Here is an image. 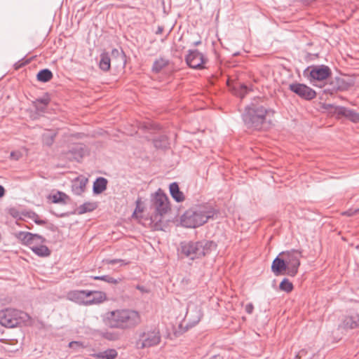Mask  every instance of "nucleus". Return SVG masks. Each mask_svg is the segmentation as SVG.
I'll use <instances>...</instances> for the list:
<instances>
[{
  "label": "nucleus",
  "mask_w": 359,
  "mask_h": 359,
  "mask_svg": "<svg viewBox=\"0 0 359 359\" xmlns=\"http://www.w3.org/2000/svg\"><path fill=\"white\" fill-rule=\"evenodd\" d=\"M185 60L189 67L196 69H203L205 68V64L207 62L208 59L203 53L196 49L188 50Z\"/></svg>",
  "instance_id": "9d476101"
},
{
  "label": "nucleus",
  "mask_w": 359,
  "mask_h": 359,
  "mask_svg": "<svg viewBox=\"0 0 359 359\" xmlns=\"http://www.w3.org/2000/svg\"><path fill=\"white\" fill-rule=\"evenodd\" d=\"M29 316L21 311L6 309L0 311V324L6 327H15L26 321Z\"/></svg>",
  "instance_id": "39448f33"
},
{
  "label": "nucleus",
  "mask_w": 359,
  "mask_h": 359,
  "mask_svg": "<svg viewBox=\"0 0 359 359\" xmlns=\"http://www.w3.org/2000/svg\"><path fill=\"white\" fill-rule=\"evenodd\" d=\"M359 212V209H349L346 211H344L342 212V215L347 216V217H352L355 215H356Z\"/></svg>",
  "instance_id": "ea45409f"
},
{
  "label": "nucleus",
  "mask_w": 359,
  "mask_h": 359,
  "mask_svg": "<svg viewBox=\"0 0 359 359\" xmlns=\"http://www.w3.org/2000/svg\"><path fill=\"white\" fill-rule=\"evenodd\" d=\"M71 152L72 154H75L76 155V157L81 158L83 157L85 154L84 148L81 145H77L75 147L72 148L71 150Z\"/></svg>",
  "instance_id": "f704fd0d"
},
{
  "label": "nucleus",
  "mask_w": 359,
  "mask_h": 359,
  "mask_svg": "<svg viewBox=\"0 0 359 359\" xmlns=\"http://www.w3.org/2000/svg\"><path fill=\"white\" fill-rule=\"evenodd\" d=\"M339 329L346 332L359 329V313H352L343 316L339 325Z\"/></svg>",
  "instance_id": "4468645a"
},
{
  "label": "nucleus",
  "mask_w": 359,
  "mask_h": 359,
  "mask_svg": "<svg viewBox=\"0 0 359 359\" xmlns=\"http://www.w3.org/2000/svg\"><path fill=\"white\" fill-rule=\"evenodd\" d=\"M324 108L338 116H344L353 123H359V113L355 110L331 104H325Z\"/></svg>",
  "instance_id": "9b49d317"
},
{
  "label": "nucleus",
  "mask_w": 359,
  "mask_h": 359,
  "mask_svg": "<svg viewBox=\"0 0 359 359\" xmlns=\"http://www.w3.org/2000/svg\"><path fill=\"white\" fill-rule=\"evenodd\" d=\"M104 323L109 327L120 330H132L141 323V316L130 309H116L107 312L103 316Z\"/></svg>",
  "instance_id": "f257e3e1"
},
{
  "label": "nucleus",
  "mask_w": 359,
  "mask_h": 359,
  "mask_svg": "<svg viewBox=\"0 0 359 359\" xmlns=\"http://www.w3.org/2000/svg\"><path fill=\"white\" fill-rule=\"evenodd\" d=\"M56 215L58 217H66L68 215V213H61V214H56Z\"/></svg>",
  "instance_id": "3c124183"
},
{
  "label": "nucleus",
  "mask_w": 359,
  "mask_h": 359,
  "mask_svg": "<svg viewBox=\"0 0 359 359\" xmlns=\"http://www.w3.org/2000/svg\"><path fill=\"white\" fill-rule=\"evenodd\" d=\"M151 206L157 215L163 216L170 210V203L167 195L159 189L151 196Z\"/></svg>",
  "instance_id": "1a4fd4ad"
},
{
  "label": "nucleus",
  "mask_w": 359,
  "mask_h": 359,
  "mask_svg": "<svg viewBox=\"0 0 359 359\" xmlns=\"http://www.w3.org/2000/svg\"><path fill=\"white\" fill-rule=\"evenodd\" d=\"M104 262L106 264H111V265H114L116 264H120V265L122 266V265H127L129 264V262H126V260L121 259H105Z\"/></svg>",
  "instance_id": "c9c22d12"
},
{
  "label": "nucleus",
  "mask_w": 359,
  "mask_h": 359,
  "mask_svg": "<svg viewBox=\"0 0 359 359\" xmlns=\"http://www.w3.org/2000/svg\"><path fill=\"white\" fill-rule=\"evenodd\" d=\"M25 65V62H20V61H18V62H16L14 65V68H15V69H19L20 68H21Z\"/></svg>",
  "instance_id": "37998d69"
},
{
  "label": "nucleus",
  "mask_w": 359,
  "mask_h": 359,
  "mask_svg": "<svg viewBox=\"0 0 359 359\" xmlns=\"http://www.w3.org/2000/svg\"><path fill=\"white\" fill-rule=\"evenodd\" d=\"M304 353V350H302L301 351H299L296 355H295V358L296 359H300L301 357H302V353Z\"/></svg>",
  "instance_id": "09e8293b"
},
{
  "label": "nucleus",
  "mask_w": 359,
  "mask_h": 359,
  "mask_svg": "<svg viewBox=\"0 0 359 359\" xmlns=\"http://www.w3.org/2000/svg\"><path fill=\"white\" fill-rule=\"evenodd\" d=\"M16 237L21 241L24 245H29V248L35 243H43L46 242V239L43 236L30 232L20 231L16 233Z\"/></svg>",
  "instance_id": "dca6fc26"
},
{
  "label": "nucleus",
  "mask_w": 359,
  "mask_h": 359,
  "mask_svg": "<svg viewBox=\"0 0 359 359\" xmlns=\"http://www.w3.org/2000/svg\"><path fill=\"white\" fill-rule=\"evenodd\" d=\"M241 88H242V89H243V90H245V92H246V91H247V87H246L245 86L243 85V86H241Z\"/></svg>",
  "instance_id": "5fc2aeb1"
},
{
  "label": "nucleus",
  "mask_w": 359,
  "mask_h": 359,
  "mask_svg": "<svg viewBox=\"0 0 359 359\" xmlns=\"http://www.w3.org/2000/svg\"><path fill=\"white\" fill-rule=\"evenodd\" d=\"M210 359H223V358L219 355H213L212 357L210 358Z\"/></svg>",
  "instance_id": "603ef678"
},
{
  "label": "nucleus",
  "mask_w": 359,
  "mask_h": 359,
  "mask_svg": "<svg viewBox=\"0 0 359 359\" xmlns=\"http://www.w3.org/2000/svg\"><path fill=\"white\" fill-rule=\"evenodd\" d=\"M90 292L86 301V305L100 304L107 299L106 294L101 291L88 290Z\"/></svg>",
  "instance_id": "6ab92c4d"
},
{
  "label": "nucleus",
  "mask_w": 359,
  "mask_h": 359,
  "mask_svg": "<svg viewBox=\"0 0 359 359\" xmlns=\"http://www.w3.org/2000/svg\"><path fill=\"white\" fill-rule=\"evenodd\" d=\"M154 144L156 148L165 149L168 147V139L165 136H160L154 140Z\"/></svg>",
  "instance_id": "2f4dec72"
},
{
  "label": "nucleus",
  "mask_w": 359,
  "mask_h": 359,
  "mask_svg": "<svg viewBox=\"0 0 359 359\" xmlns=\"http://www.w3.org/2000/svg\"><path fill=\"white\" fill-rule=\"evenodd\" d=\"M88 179L85 177L76 178L73 182L72 189L74 194L81 195L85 191Z\"/></svg>",
  "instance_id": "aec40b11"
},
{
  "label": "nucleus",
  "mask_w": 359,
  "mask_h": 359,
  "mask_svg": "<svg viewBox=\"0 0 359 359\" xmlns=\"http://www.w3.org/2000/svg\"><path fill=\"white\" fill-rule=\"evenodd\" d=\"M91 278H93L94 280H102L103 278H104V276H91Z\"/></svg>",
  "instance_id": "de8ad7c7"
},
{
  "label": "nucleus",
  "mask_w": 359,
  "mask_h": 359,
  "mask_svg": "<svg viewBox=\"0 0 359 359\" xmlns=\"http://www.w3.org/2000/svg\"><path fill=\"white\" fill-rule=\"evenodd\" d=\"M163 32V26H158L157 28V30L156 31V34H161Z\"/></svg>",
  "instance_id": "c03bdc74"
},
{
  "label": "nucleus",
  "mask_w": 359,
  "mask_h": 359,
  "mask_svg": "<svg viewBox=\"0 0 359 359\" xmlns=\"http://www.w3.org/2000/svg\"><path fill=\"white\" fill-rule=\"evenodd\" d=\"M109 276L106 275V276H104V278L102 280L107 282V278H108Z\"/></svg>",
  "instance_id": "6e6d98bb"
},
{
  "label": "nucleus",
  "mask_w": 359,
  "mask_h": 359,
  "mask_svg": "<svg viewBox=\"0 0 359 359\" xmlns=\"http://www.w3.org/2000/svg\"><path fill=\"white\" fill-rule=\"evenodd\" d=\"M52 78H53V73L48 69H43L40 70L36 75L37 80L39 81L43 82V83L50 81Z\"/></svg>",
  "instance_id": "c756f323"
},
{
  "label": "nucleus",
  "mask_w": 359,
  "mask_h": 359,
  "mask_svg": "<svg viewBox=\"0 0 359 359\" xmlns=\"http://www.w3.org/2000/svg\"><path fill=\"white\" fill-rule=\"evenodd\" d=\"M108 181L106 178L100 177L93 183V191L95 194H100L107 189Z\"/></svg>",
  "instance_id": "5701e85b"
},
{
  "label": "nucleus",
  "mask_w": 359,
  "mask_h": 359,
  "mask_svg": "<svg viewBox=\"0 0 359 359\" xmlns=\"http://www.w3.org/2000/svg\"><path fill=\"white\" fill-rule=\"evenodd\" d=\"M48 198L51 200L53 203L67 204L70 201V198L68 195L60 191L55 194L49 195Z\"/></svg>",
  "instance_id": "4be33fe9"
},
{
  "label": "nucleus",
  "mask_w": 359,
  "mask_h": 359,
  "mask_svg": "<svg viewBox=\"0 0 359 359\" xmlns=\"http://www.w3.org/2000/svg\"><path fill=\"white\" fill-rule=\"evenodd\" d=\"M304 75L311 84L316 86L317 82H321L330 79L332 75V70L327 65H313L304 70Z\"/></svg>",
  "instance_id": "423d86ee"
},
{
  "label": "nucleus",
  "mask_w": 359,
  "mask_h": 359,
  "mask_svg": "<svg viewBox=\"0 0 359 359\" xmlns=\"http://www.w3.org/2000/svg\"><path fill=\"white\" fill-rule=\"evenodd\" d=\"M279 288L280 290L288 293L292 291L294 287L292 283L287 278H284L280 282L279 285Z\"/></svg>",
  "instance_id": "473e14b6"
},
{
  "label": "nucleus",
  "mask_w": 359,
  "mask_h": 359,
  "mask_svg": "<svg viewBox=\"0 0 359 359\" xmlns=\"http://www.w3.org/2000/svg\"><path fill=\"white\" fill-rule=\"evenodd\" d=\"M216 248L217 244L211 241H183L180 243L178 252L181 258L194 260L209 255L212 251L215 250Z\"/></svg>",
  "instance_id": "20e7f679"
},
{
  "label": "nucleus",
  "mask_w": 359,
  "mask_h": 359,
  "mask_svg": "<svg viewBox=\"0 0 359 359\" xmlns=\"http://www.w3.org/2000/svg\"><path fill=\"white\" fill-rule=\"evenodd\" d=\"M161 336L158 328L145 329L139 334L138 339L135 342L137 348L144 349L157 346L161 341Z\"/></svg>",
  "instance_id": "0eeeda50"
},
{
  "label": "nucleus",
  "mask_w": 359,
  "mask_h": 359,
  "mask_svg": "<svg viewBox=\"0 0 359 359\" xmlns=\"http://www.w3.org/2000/svg\"><path fill=\"white\" fill-rule=\"evenodd\" d=\"M245 309L248 313L251 314L253 312L254 306L252 303H249L245 306Z\"/></svg>",
  "instance_id": "a19ab883"
},
{
  "label": "nucleus",
  "mask_w": 359,
  "mask_h": 359,
  "mask_svg": "<svg viewBox=\"0 0 359 359\" xmlns=\"http://www.w3.org/2000/svg\"><path fill=\"white\" fill-rule=\"evenodd\" d=\"M169 189L171 196L176 202L180 203L184 201V195L180 191L177 182L171 183L169 186Z\"/></svg>",
  "instance_id": "412c9836"
},
{
  "label": "nucleus",
  "mask_w": 359,
  "mask_h": 359,
  "mask_svg": "<svg viewBox=\"0 0 359 359\" xmlns=\"http://www.w3.org/2000/svg\"><path fill=\"white\" fill-rule=\"evenodd\" d=\"M22 156V154L20 151H13L10 154V157L11 159L18 161Z\"/></svg>",
  "instance_id": "58836bf2"
},
{
  "label": "nucleus",
  "mask_w": 359,
  "mask_h": 359,
  "mask_svg": "<svg viewBox=\"0 0 359 359\" xmlns=\"http://www.w3.org/2000/svg\"><path fill=\"white\" fill-rule=\"evenodd\" d=\"M270 113L273 111L262 105L252 103L245 107L242 118L247 128L260 130L267 127V117Z\"/></svg>",
  "instance_id": "7ed1b4c3"
},
{
  "label": "nucleus",
  "mask_w": 359,
  "mask_h": 359,
  "mask_svg": "<svg viewBox=\"0 0 359 359\" xmlns=\"http://www.w3.org/2000/svg\"><path fill=\"white\" fill-rule=\"evenodd\" d=\"M96 203L86 202L78 207L76 211L79 215H83L86 212H92L97 208Z\"/></svg>",
  "instance_id": "cd10ccee"
},
{
  "label": "nucleus",
  "mask_w": 359,
  "mask_h": 359,
  "mask_svg": "<svg viewBox=\"0 0 359 359\" xmlns=\"http://www.w3.org/2000/svg\"><path fill=\"white\" fill-rule=\"evenodd\" d=\"M5 194V189L3 186L0 185V198L4 196Z\"/></svg>",
  "instance_id": "49530a36"
},
{
  "label": "nucleus",
  "mask_w": 359,
  "mask_h": 359,
  "mask_svg": "<svg viewBox=\"0 0 359 359\" xmlns=\"http://www.w3.org/2000/svg\"><path fill=\"white\" fill-rule=\"evenodd\" d=\"M70 348H73L75 350H79L81 348H83L86 347V346L81 341H72L69 343L68 346Z\"/></svg>",
  "instance_id": "4c0bfd02"
},
{
  "label": "nucleus",
  "mask_w": 359,
  "mask_h": 359,
  "mask_svg": "<svg viewBox=\"0 0 359 359\" xmlns=\"http://www.w3.org/2000/svg\"><path fill=\"white\" fill-rule=\"evenodd\" d=\"M118 353L115 349H107L103 352L94 354V357L97 359H115Z\"/></svg>",
  "instance_id": "a878e982"
},
{
  "label": "nucleus",
  "mask_w": 359,
  "mask_h": 359,
  "mask_svg": "<svg viewBox=\"0 0 359 359\" xmlns=\"http://www.w3.org/2000/svg\"><path fill=\"white\" fill-rule=\"evenodd\" d=\"M137 289H139V290H142V287H140V286H137Z\"/></svg>",
  "instance_id": "4d7b16f0"
},
{
  "label": "nucleus",
  "mask_w": 359,
  "mask_h": 359,
  "mask_svg": "<svg viewBox=\"0 0 359 359\" xmlns=\"http://www.w3.org/2000/svg\"><path fill=\"white\" fill-rule=\"evenodd\" d=\"M100 335L103 338H104L107 340H109V341H116L119 339V334H118V333H117L116 332H109V331L102 332L100 333Z\"/></svg>",
  "instance_id": "72a5a7b5"
},
{
  "label": "nucleus",
  "mask_w": 359,
  "mask_h": 359,
  "mask_svg": "<svg viewBox=\"0 0 359 359\" xmlns=\"http://www.w3.org/2000/svg\"><path fill=\"white\" fill-rule=\"evenodd\" d=\"M90 294V292L88 290H76L69 291L67 293V297L72 302L86 305V299L88 298Z\"/></svg>",
  "instance_id": "a211bd4d"
},
{
  "label": "nucleus",
  "mask_w": 359,
  "mask_h": 359,
  "mask_svg": "<svg viewBox=\"0 0 359 359\" xmlns=\"http://www.w3.org/2000/svg\"><path fill=\"white\" fill-rule=\"evenodd\" d=\"M39 243H34L30 247L32 251L36 255L44 257H48L50 255V250L48 248L44 245H38Z\"/></svg>",
  "instance_id": "b1692460"
},
{
  "label": "nucleus",
  "mask_w": 359,
  "mask_h": 359,
  "mask_svg": "<svg viewBox=\"0 0 359 359\" xmlns=\"http://www.w3.org/2000/svg\"><path fill=\"white\" fill-rule=\"evenodd\" d=\"M121 280H116L115 278H114L113 277L109 276L108 278H107V283H112V284H117L119 283Z\"/></svg>",
  "instance_id": "79ce46f5"
},
{
  "label": "nucleus",
  "mask_w": 359,
  "mask_h": 359,
  "mask_svg": "<svg viewBox=\"0 0 359 359\" xmlns=\"http://www.w3.org/2000/svg\"><path fill=\"white\" fill-rule=\"evenodd\" d=\"M279 256L285 257L288 266V271L285 272L286 275L292 277L295 276L300 266V259L302 257V251L292 249L281 252L279 253Z\"/></svg>",
  "instance_id": "6e6552de"
},
{
  "label": "nucleus",
  "mask_w": 359,
  "mask_h": 359,
  "mask_svg": "<svg viewBox=\"0 0 359 359\" xmlns=\"http://www.w3.org/2000/svg\"><path fill=\"white\" fill-rule=\"evenodd\" d=\"M271 271L276 276L286 275L285 272L288 271V266L285 257L278 255L272 262Z\"/></svg>",
  "instance_id": "f3484780"
},
{
  "label": "nucleus",
  "mask_w": 359,
  "mask_h": 359,
  "mask_svg": "<svg viewBox=\"0 0 359 359\" xmlns=\"http://www.w3.org/2000/svg\"><path fill=\"white\" fill-rule=\"evenodd\" d=\"M330 81L327 87L325 89V92H329L330 94L337 91H344L351 86V83L347 81L344 78L336 76L330 78Z\"/></svg>",
  "instance_id": "2eb2a0df"
},
{
  "label": "nucleus",
  "mask_w": 359,
  "mask_h": 359,
  "mask_svg": "<svg viewBox=\"0 0 359 359\" xmlns=\"http://www.w3.org/2000/svg\"><path fill=\"white\" fill-rule=\"evenodd\" d=\"M29 217L33 219L34 222L39 225H43L46 223L45 220L40 219L39 216L34 212L29 213Z\"/></svg>",
  "instance_id": "e433bc0d"
},
{
  "label": "nucleus",
  "mask_w": 359,
  "mask_h": 359,
  "mask_svg": "<svg viewBox=\"0 0 359 359\" xmlns=\"http://www.w3.org/2000/svg\"><path fill=\"white\" fill-rule=\"evenodd\" d=\"M140 199H138V200L136 201L137 206H136V208H135V212H136V211L142 212V209H140V205H139V204H140ZM135 212H134V214H135Z\"/></svg>",
  "instance_id": "a18cd8bd"
},
{
  "label": "nucleus",
  "mask_w": 359,
  "mask_h": 359,
  "mask_svg": "<svg viewBox=\"0 0 359 359\" xmlns=\"http://www.w3.org/2000/svg\"><path fill=\"white\" fill-rule=\"evenodd\" d=\"M203 316L201 310L194 304H189L185 315L184 322H187L186 327L191 328L197 325Z\"/></svg>",
  "instance_id": "ddd939ff"
},
{
  "label": "nucleus",
  "mask_w": 359,
  "mask_h": 359,
  "mask_svg": "<svg viewBox=\"0 0 359 359\" xmlns=\"http://www.w3.org/2000/svg\"><path fill=\"white\" fill-rule=\"evenodd\" d=\"M55 137V133L48 131V133H44L42 136L43 143L50 147L53 144Z\"/></svg>",
  "instance_id": "7c9ffc66"
},
{
  "label": "nucleus",
  "mask_w": 359,
  "mask_h": 359,
  "mask_svg": "<svg viewBox=\"0 0 359 359\" xmlns=\"http://www.w3.org/2000/svg\"><path fill=\"white\" fill-rule=\"evenodd\" d=\"M170 64V60L165 57H161L158 59H156L152 65L151 70L153 72L158 74L163 69L168 66Z\"/></svg>",
  "instance_id": "393cba45"
},
{
  "label": "nucleus",
  "mask_w": 359,
  "mask_h": 359,
  "mask_svg": "<svg viewBox=\"0 0 359 359\" xmlns=\"http://www.w3.org/2000/svg\"><path fill=\"white\" fill-rule=\"evenodd\" d=\"M219 212L211 205L203 204L187 210L181 217V224L187 228H196L214 219Z\"/></svg>",
  "instance_id": "f03ea898"
},
{
  "label": "nucleus",
  "mask_w": 359,
  "mask_h": 359,
  "mask_svg": "<svg viewBox=\"0 0 359 359\" xmlns=\"http://www.w3.org/2000/svg\"><path fill=\"white\" fill-rule=\"evenodd\" d=\"M50 100L48 95H45L41 97L37 98L33 103L37 110L43 111L48 106Z\"/></svg>",
  "instance_id": "c85d7f7f"
},
{
  "label": "nucleus",
  "mask_w": 359,
  "mask_h": 359,
  "mask_svg": "<svg viewBox=\"0 0 359 359\" xmlns=\"http://www.w3.org/2000/svg\"><path fill=\"white\" fill-rule=\"evenodd\" d=\"M111 59L108 53H102L100 55V60L99 63L100 68L104 72L110 69Z\"/></svg>",
  "instance_id": "bb28decb"
},
{
  "label": "nucleus",
  "mask_w": 359,
  "mask_h": 359,
  "mask_svg": "<svg viewBox=\"0 0 359 359\" xmlns=\"http://www.w3.org/2000/svg\"><path fill=\"white\" fill-rule=\"evenodd\" d=\"M111 54L114 55H119V52L117 49H113L112 51H111Z\"/></svg>",
  "instance_id": "8fccbe9b"
},
{
  "label": "nucleus",
  "mask_w": 359,
  "mask_h": 359,
  "mask_svg": "<svg viewBox=\"0 0 359 359\" xmlns=\"http://www.w3.org/2000/svg\"><path fill=\"white\" fill-rule=\"evenodd\" d=\"M289 90L306 100H311L316 97V91L303 83H291L289 85Z\"/></svg>",
  "instance_id": "f8f14e48"
},
{
  "label": "nucleus",
  "mask_w": 359,
  "mask_h": 359,
  "mask_svg": "<svg viewBox=\"0 0 359 359\" xmlns=\"http://www.w3.org/2000/svg\"><path fill=\"white\" fill-rule=\"evenodd\" d=\"M201 43V41H197L194 43V46H198Z\"/></svg>",
  "instance_id": "864d4df0"
}]
</instances>
